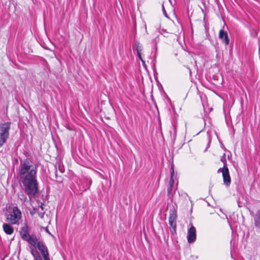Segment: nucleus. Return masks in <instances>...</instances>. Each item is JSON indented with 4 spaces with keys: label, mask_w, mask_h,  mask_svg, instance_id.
I'll use <instances>...</instances> for the list:
<instances>
[{
    "label": "nucleus",
    "mask_w": 260,
    "mask_h": 260,
    "mask_svg": "<svg viewBox=\"0 0 260 260\" xmlns=\"http://www.w3.org/2000/svg\"><path fill=\"white\" fill-rule=\"evenodd\" d=\"M36 247L41 252L44 260H50L47 246L43 241H38L37 238H36L34 245H29L30 253L34 257V260H43L39 252L35 249Z\"/></svg>",
    "instance_id": "obj_2"
},
{
    "label": "nucleus",
    "mask_w": 260,
    "mask_h": 260,
    "mask_svg": "<svg viewBox=\"0 0 260 260\" xmlns=\"http://www.w3.org/2000/svg\"><path fill=\"white\" fill-rule=\"evenodd\" d=\"M6 221L11 224L19 225L22 218V213L17 206L9 207L5 214Z\"/></svg>",
    "instance_id": "obj_3"
},
{
    "label": "nucleus",
    "mask_w": 260,
    "mask_h": 260,
    "mask_svg": "<svg viewBox=\"0 0 260 260\" xmlns=\"http://www.w3.org/2000/svg\"><path fill=\"white\" fill-rule=\"evenodd\" d=\"M44 213H39V216L41 218H43L44 216Z\"/></svg>",
    "instance_id": "obj_21"
},
{
    "label": "nucleus",
    "mask_w": 260,
    "mask_h": 260,
    "mask_svg": "<svg viewBox=\"0 0 260 260\" xmlns=\"http://www.w3.org/2000/svg\"><path fill=\"white\" fill-rule=\"evenodd\" d=\"M174 180L173 179V176H171V178H170V180L169 181V185L173 186L174 185Z\"/></svg>",
    "instance_id": "obj_18"
},
{
    "label": "nucleus",
    "mask_w": 260,
    "mask_h": 260,
    "mask_svg": "<svg viewBox=\"0 0 260 260\" xmlns=\"http://www.w3.org/2000/svg\"><path fill=\"white\" fill-rule=\"evenodd\" d=\"M19 234L21 239L27 241L29 245H34L37 236L34 234L29 235L28 226L26 224L20 228Z\"/></svg>",
    "instance_id": "obj_4"
},
{
    "label": "nucleus",
    "mask_w": 260,
    "mask_h": 260,
    "mask_svg": "<svg viewBox=\"0 0 260 260\" xmlns=\"http://www.w3.org/2000/svg\"><path fill=\"white\" fill-rule=\"evenodd\" d=\"M39 206L41 208L42 210H43V205H41V206Z\"/></svg>",
    "instance_id": "obj_25"
},
{
    "label": "nucleus",
    "mask_w": 260,
    "mask_h": 260,
    "mask_svg": "<svg viewBox=\"0 0 260 260\" xmlns=\"http://www.w3.org/2000/svg\"><path fill=\"white\" fill-rule=\"evenodd\" d=\"M172 188H173V186H169V187H168V189H167V192H168V196L170 197L171 195V193H172Z\"/></svg>",
    "instance_id": "obj_17"
},
{
    "label": "nucleus",
    "mask_w": 260,
    "mask_h": 260,
    "mask_svg": "<svg viewBox=\"0 0 260 260\" xmlns=\"http://www.w3.org/2000/svg\"><path fill=\"white\" fill-rule=\"evenodd\" d=\"M59 170L61 173L63 172V169L61 168L60 167H59Z\"/></svg>",
    "instance_id": "obj_22"
},
{
    "label": "nucleus",
    "mask_w": 260,
    "mask_h": 260,
    "mask_svg": "<svg viewBox=\"0 0 260 260\" xmlns=\"http://www.w3.org/2000/svg\"><path fill=\"white\" fill-rule=\"evenodd\" d=\"M175 2V1H174V3ZM174 5H175V3L173 4L172 3V1H165V2H164L162 3V10L163 11V14L166 17L168 18L166 11L165 10V7H166L168 9H169L171 11H174Z\"/></svg>",
    "instance_id": "obj_10"
},
{
    "label": "nucleus",
    "mask_w": 260,
    "mask_h": 260,
    "mask_svg": "<svg viewBox=\"0 0 260 260\" xmlns=\"http://www.w3.org/2000/svg\"><path fill=\"white\" fill-rule=\"evenodd\" d=\"M139 59L141 60V61H142L144 59L142 58V53H140L139 54H137Z\"/></svg>",
    "instance_id": "obj_20"
},
{
    "label": "nucleus",
    "mask_w": 260,
    "mask_h": 260,
    "mask_svg": "<svg viewBox=\"0 0 260 260\" xmlns=\"http://www.w3.org/2000/svg\"><path fill=\"white\" fill-rule=\"evenodd\" d=\"M18 198L22 203H25L27 200L26 196L23 193L18 194Z\"/></svg>",
    "instance_id": "obj_14"
},
{
    "label": "nucleus",
    "mask_w": 260,
    "mask_h": 260,
    "mask_svg": "<svg viewBox=\"0 0 260 260\" xmlns=\"http://www.w3.org/2000/svg\"><path fill=\"white\" fill-rule=\"evenodd\" d=\"M177 213L175 210H171L169 218V224L172 228L171 232L172 233H176V230Z\"/></svg>",
    "instance_id": "obj_7"
},
{
    "label": "nucleus",
    "mask_w": 260,
    "mask_h": 260,
    "mask_svg": "<svg viewBox=\"0 0 260 260\" xmlns=\"http://www.w3.org/2000/svg\"><path fill=\"white\" fill-rule=\"evenodd\" d=\"M35 213L34 211H30V214L32 215Z\"/></svg>",
    "instance_id": "obj_24"
},
{
    "label": "nucleus",
    "mask_w": 260,
    "mask_h": 260,
    "mask_svg": "<svg viewBox=\"0 0 260 260\" xmlns=\"http://www.w3.org/2000/svg\"><path fill=\"white\" fill-rule=\"evenodd\" d=\"M37 171V165H34L30 159L20 160L18 175L24 192L30 200L35 198L39 192Z\"/></svg>",
    "instance_id": "obj_1"
},
{
    "label": "nucleus",
    "mask_w": 260,
    "mask_h": 260,
    "mask_svg": "<svg viewBox=\"0 0 260 260\" xmlns=\"http://www.w3.org/2000/svg\"><path fill=\"white\" fill-rule=\"evenodd\" d=\"M190 227L188 229L187 239L189 243L194 242L196 240V229L192 223H190Z\"/></svg>",
    "instance_id": "obj_8"
},
{
    "label": "nucleus",
    "mask_w": 260,
    "mask_h": 260,
    "mask_svg": "<svg viewBox=\"0 0 260 260\" xmlns=\"http://www.w3.org/2000/svg\"><path fill=\"white\" fill-rule=\"evenodd\" d=\"M135 47L136 48L137 54H139L142 53V51L143 50L142 46L140 44L139 42H136L135 43Z\"/></svg>",
    "instance_id": "obj_13"
},
{
    "label": "nucleus",
    "mask_w": 260,
    "mask_h": 260,
    "mask_svg": "<svg viewBox=\"0 0 260 260\" xmlns=\"http://www.w3.org/2000/svg\"><path fill=\"white\" fill-rule=\"evenodd\" d=\"M10 122H4L0 124V147L7 141L9 136Z\"/></svg>",
    "instance_id": "obj_5"
},
{
    "label": "nucleus",
    "mask_w": 260,
    "mask_h": 260,
    "mask_svg": "<svg viewBox=\"0 0 260 260\" xmlns=\"http://www.w3.org/2000/svg\"><path fill=\"white\" fill-rule=\"evenodd\" d=\"M220 172L222 173L224 184L226 186H229L231 183V179L228 168L227 167L220 168L218 170V173Z\"/></svg>",
    "instance_id": "obj_6"
},
{
    "label": "nucleus",
    "mask_w": 260,
    "mask_h": 260,
    "mask_svg": "<svg viewBox=\"0 0 260 260\" xmlns=\"http://www.w3.org/2000/svg\"><path fill=\"white\" fill-rule=\"evenodd\" d=\"M219 39L222 40L226 45L229 44L230 40L228 38V34L226 32H225L223 29H221L219 31Z\"/></svg>",
    "instance_id": "obj_11"
},
{
    "label": "nucleus",
    "mask_w": 260,
    "mask_h": 260,
    "mask_svg": "<svg viewBox=\"0 0 260 260\" xmlns=\"http://www.w3.org/2000/svg\"><path fill=\"white\" fill-rule=\"evenodd\" d=\"M175 2V1H174V3ZM174 5H175V3L173 4L172 3V1H165V2H164L162 3V10L163 11V14L166 17L168 18L166 11L165 10V7H166L168 9H169L171 11H174Z\"/></svg>",
    "instance_id": "obj_9"
},
{
    "label": "nucleus",
    "mask_w": 260,
    "mask_h": 260,
    "mask_svg": "<svg viewBox=\"0 0 260 260\" xmlns=\"http://www.w3.org/2000/svg\"><path fill=\"white\" fill-rule=\"evenodd\" d=\"M254 224L257 227L260 226V218L258 217L254 219Z\"/></svg>",
    "instance_id": "obj_16"
},
{
    "label": "nucleus",
    "mask_w": 260,
    "mask_h": 260,
    "mask_svg": "<svg viewBox=\"0 0 260 260\" xmlns=\"http://www.w3.org/2000/svg\"><path fill=\"white\" fill-rule=\"evenodd\" d=\"M141 61L142 62V64H143V66H145V61L143 60H142Z\"/></svg>",
    "instance_id": "obj_23"
},
{
    "label": "nucleus",
    "mask_w": 260,
    "mask_h": 260,
    "mask_svg": "<svg viewBox=\"0 0 260 260\" xmlns=\"http://www.w3.org/2000/svg\"><path fill=\"white\" fill-rule=\"evenodd\" d=\"M170 171H171V176H173L174 173V166L173 165L171 166Z\"/></svg>",
    "instance_id": "obj_19"
},
{
    "label": "nucleus",
    "mask_w": 260,
    "mask_h": 260,
    "mask_svg": "<svg viewBox=\"0 0 260 260\" xmlns=\"http://www.w3.org/2000/svg\"><path fill=\"white\" fill-rule=\"evenodd\" d=\"M220 160L223 163V167H227L226 166V160L225 158V154L224 153L223 155L221 156Z\"/></svg>",
    "instance_id": "obj_15"
},
{
    "label": "nucleus",
    "mask_w": 260,
    "mask_h": 260,
    "mask_svg": "<svg viewBox=\"0 0 260 260\" xmlns=\"http://www.w3.org/2000/svg\"><path fill=\"white\" fill-rule=\"evenodd\" d=\"M3 228L5 233L7 235H12L14 232L13 228L9 223H4Z\"/></svg>",
    "instance_id": "obj_12"
}]
</instances>
